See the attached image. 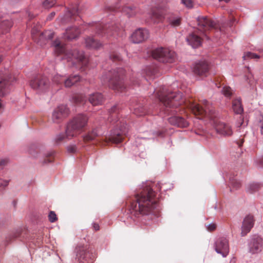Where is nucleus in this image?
<instances>
[{"instance_id":"nucleus-27","label":"nucleus","mask_w":263,"mask_h":263,"mask_svg":"<svg viewBox=\"0 0 263 263\" xmlns=\"http://www.w3.org/2000/svg\"><path fill=\"white\" fill-rule=\"evenodd\" d=\"M85 44L87 48L96 49H99L102 46V43L91 37H89L85 39Z\"/></svg>"},{"instance_id":"nucleus-62","label":"nucleus","mask_w":263,"mask_h":263,"mask_svg":"<svg viewBox=\"0 0 263 263\" xmlns=\"http://www.w3.org/2000/svg\"><path fill=\"white\" fill-rule=\"evenodd\" d=\"M157 186L158 187V189L159 190H160L161 189V186H160V184L159 183H158V184L157 185Z\"/></svg>"},{"instance_id":"nucleus-2","label":"nucleus","mask_w":263,"mask_h":263,"mask_svg":"<svg viewBox=\"0 0 263 263\" xmlns=\"http://www.w3.org/2000/svg\"><path fill=\"white\" fill-rule=\"evenodd\" d=\"M156 95L159 101L164 107V111L166 114L177 112V107L184 103L181 92H172L165 87L161 88L157 92Z\"/></svg>"},{"instance_id":"nucleus-40","label":"nucleus","mask_w":263,"mask_h":263,"mask_svg":"<svg viewBox=\"0 0 263 263\" xmlns=\"http://www.w3.org/2000/svg\"><path fill=\"white\" fill-rule=\"evenodd\" d=\"M9 183V180H3L0 179V190H3L7 187Z\"/></svg>"},{"instance_id":"nucleus-7","label":"nucleus","mask_w":263,"mask_h":263,"mask_svg":"<svg viewBox=\"0 0 263 263\" xmlns=\"http://www.w3.org/2000/svg\"><path fill=\"white\" fill-rule=\"evenodd\" d=\"M151 18L155 23H158L163 21L164 18L172 27H177L180 25L181 18L180 16L174 14H168L164 15L163 13L159 11H155L152 13Z\"/></svg>"},{"instance_id":"nucleus-22","label":"nucleus","mask_w":263,"mask_h":263,"mask_svg":"<svg viewBox=\"0 0 263 263\" xmlns=\"http://www.w3.org/2000/svg\"><path fill=\"white\" fill-rule=\"evenodd\" d=\"M168 121L171 124L180 127H186L189 124L188 121L185 120L184 118L176 116H174L168 118Z\"/></svg>"},{"instance_id":"nucleus-44","label":"nucleus","mask_w":263,"mask_h":263,"mask_svg":"<svg viewBox=\"0 0 263 263\" xmlns=\"http://www.w3.org/2000/svg\"><path fill=\"white\" fill-rule=\"evenodd\" d=\"M181 2L182 4L189 8H191L193 7V2L192 0H181Z\"/></svg>"},{"instance_id":"nucleus-55","label":"nucleus","mask_w":263,"mask_h":263,"mask_svg":"<svg viewBox=\"0 0 263 263\" xmlns=\"http://www.w3.org/2000/svg\"><path fill=\"white\" fill-rule=\"evenodd\" d=\"M54 15H55V12H51L47 17V20H52V18L54 16Z\"/></svg>"},{"instance_id":"nucleus-18","label":"nucleus","mask_w":263,"mask_h":263,"mask_svg":"<svg viewBox=\"0 0 263 263\" xmlns=\"http://www.w3.org/2000/svg\"><path fill=\"white\" fill-rule=\"evenodd\" d=\"M254 219L252 215H247L243 219L241 226V235L242 236H246L253 227Z\"/></svg>"},{"instance_id":"nucleus-61","label":"nucleus","mask_w":263,"mask_h":263,"mask_svg":"<svg viewBox=\"0 0 263 263\" xmlns=\"http://www.w3.org/2000/svg\"><path fill=\"white\" fill-rule=\"evenodd\" d=\"M83 67L85 66V57H84V55L83 54Z\"/></svg>"},{"instance_id":"nucleus-42","label":"nucleus","mask_w":263,"mask_h":263,"mask_svg":"<svg viewBox=\"0 0 263 263\" xmlns=\"http://www.w3.org/2000/svg\"><path fill=\"white\" fill-rule=\"evenodd\" d=\"M9 162V160L7 158L0 159V170L3 169L5 166H6Z\"/></svg>"},{"instance_id":"nucleus-51","label":"nucleus","mask_w":263,"mask_h":263,"mask_svg":"<svg viewBox=\"0 0 263 263\" xmlns=\"http://www.w3.org/2000/svg\"><path fill=\"white\" fill-rule=\"evenodd\" d=\"M216 229V224L214 223L209 224L207 226V229L210 231H213Z\"/></svg>"},{"instance_id":"nucleus-9","label":"nucleus","mask_w":263,"mask_h":263,"mask_svg":"<svg viewBox=\"0 0 263 263\" xmlns=\"http://www.w3.org/2000/svg\"><path fill=\"white\" fill-rule=\"evenodd\" d=\"M248 249L252 254L260 253L263 250V238L258 235L252 236L248 242Z\"/></svg>"},{"instance_id":"nucleus-13","label":"nucleus","mask_w":263,"mask_h":263,"mask_svg":"<svg viewBox=\"0 0 263 263\" xmlns=\"http://www.w3.org/2000/svg\"><path fill=\"white\" fill-rule=\"evenodd\" d=\"M198 29L202 32L215 29L216 23L214 21L207 16H199L197 18Z\"/></svg>"},{"instance_id":"nucleus-30","label":"nucleus","mask_w":263,"mask_h":263,"mask_svg":"<svg viewBox=\"0 0 263 263\" xmlns=\"http://www.w3.org/2000/svg\"><path fill=\"white\" fill-rule=\"evenodd\" d=\"M262 186V184L258 182H252L247 185L246 190L249 193H253L259 191Z\"/></svg>"},{"instance_id":"nucleus-15","label":"nucleus","mask_w":263,"mask_h":263,"mask_svg":"<svg viewBox=\"0 0 263 263\" xmlns=\"http://www.w3.org/2000/svg\"><path fill=\"white\" fill-rule=\"evenodd\" d=\"M116 31L117 28L112 24L105 25L100 24L97 26V33L100 36H106L107 39L114 35Z\"/></svg>"},{"instance_id":"nucleus-53","label":"nucleus","mask_w":263,"mask_h":263,"mask_svg":"<svg viewBox=\"0 0 263 263\" xmlns=\"http://www.w3.org/2000/svg\"><path fill=\"white\" fill-rule=\"evenodd\" d=\"M243 143V139H240L236 141V144L239 147H241Z\"/></svg>"},{"instance_id":"nucleus-16","label":"nucleus","mask_w":263,"mask_h":263,"mask_svg":"<svg viewBox=\"0 0 263 263\" xmlns=\"http://www.w3.org/2000/svg\"><path fill=\"white\" fill-rule=\"evenodd\" d=\"M28 153L34 158H39L40 162L43 164H47L52 161V160L49 158L52 155L51 152H48L43 154L41 153H39L37 150L31 148L28 150Z\"/></svg>"},{"instance_id":"nucleus-48","label":"nucleus","mask_w":263,"mask_h":263,"mask_svg":"<svg viewBox=\"0 0 263 263\" xmlns=\"http://www.w3.org/2000/svg\"><path fill=\"white\" fill-rule=\"evenodd\" d=\"M20 230H16V231L12 232L9 236L10 239H11V238H17L20 235Z\"/></svg>"},{"instance_id":"nucleus-35","label":"nucleus","mask_w":263,"mask_h":263,"mask_svg":"<svg viewBox=\"0 0 263 263\" xmlns=\"http://www.w3.org/2000/svg\"><path fill=\"white\" fill-rule=\"evenodd\" d=\"M243 58L244 60H248L250 59H257L259 58V55L251 52H248L245 53L244 55L243 56Z\"/></svg>"},{"instance_id":"nucleus-41","label":"nucleus","mask_w":263,"mask_h":263,"mask_svg":"<svg viewBox=\"0 0 263 263\" xmlns=\"http://www.w3.org/2000/svg\"><path fill=\"white\" fill-rule=\"evenodd\" d=\"M67 150L69 153H74L77 152V147L76 145H70L67 146Z\"/></svg>"},{"instance_id":"nucleus-25","label":"nucleus","mask_w":263,"mask_h":263,"mask_svg":"<svg viewBox=\"0 0 263 263\" xmlns=\"http://www.w3.org/2000/svg\"><path fill=\"white\" fill-rule=\"evenodd\" d=\"M104 101V97L101 93H95L90 95L89 102L93 106L101 105Z\"/></svg>"},{"instance_id":"nucleus-14","label":"nucleus","mask_w":263,"mask_h":263,"mask_svg":"<svg viewBox=\"0 0 263 263\" xmlns=\"http://www.w3.org/2000/svg\"><path fill=\"white\" fill-rule=\"evenodd\" d=\"M149 36L148 30L145 28H139L131 35V41L135 44H139L146 40Z\"/></svg>"},{"instance_id":"nucleus-57","label":"nucleus","mask_w":263,"mask_h":263,"mask_svg":"<svg viewBox=\"0 0 263 263\" xmlns=\"http://www.w3.org/2000/svg\"><path fill=\"white\" fill-rule=\"evenodd\" d=\"M47 37H48V39H52V38H53V34L52 33H49V34L48 35Z\"/></svg>"},{"instance_id":"nucleus-21","label":"nucleus","mask_w":263,"mask_h":263,"mask_svg":"<svg viewBox=\"0 0 263 263\" xmlns=\"http://www.w3.org/2000/svg\"><path fill=\"white\" fill-rule=\"evenodd\" d=\"M216 130L218 133L224 136H230L233 134L231 126L223 122H219L216 126Z\"/></svg>"},{"instance_id":"nucleus-23","label":"nucleus","mask_w":263,"mask_h":263,"mask_svg":"<svg viewBox=\"0 0 263 263\" xmlns=\"http://www.w3.org/2000/svg\"><path fill=\"white\" fill-rule=\"evenodd\" d=\"M81 32L80 29L77 26L67 28L65 31V37L69 40L76 39Z\"/></svg>"},{"instance_id":"nucleus-34","label":"nucleus","mask_w":263,"mask_h":263,"mask_svg":"<svg viewBox=\"0 0 263 263\" xmlns=\"http://www.w3.org/2000/svg\"><path fill=\"white\" fill-rule=\"evenodd\" d=\"M99 135V133L97 132V129H94L92 131V132L89 134L88 135L86 136H83V141L84 140H92L95 139V138Z\"/></svg>"},{"instance_id":"nucleus-60","label":"nucleus","mask_w":263,"mask_h":263,"mask_svg":"<svg viewBox=\"0 0 263 263\" xmlns=\"http://www.w3.org/2000/svg\"><path fill=\"white\" fill-rule=\"evenodd\" d=\"M83 127H84L85 125V117L84 115H83Z\"/></svg>"},{"instance_id":"nucleus-63","label":"nucleus","mask_w":263,"mask_h":263,"mask_svg":"<svg viewBox=\"0 0 263 263\" xmlns=\"http://www.w3.org/2000/svg\"><path fill=\"white\" fill-rule=\"evenodd\" d=\"M219 1L220 2H221V1H224V2H226V3H228V2H229L230 1V0H219Z\"/></svg>"},{"instance_id":"nucleus-8","label":"nucleus","mask_w":263,"mask_h":263,"mask_svg":"<svg viewBox=\"0 0 263 263\" xmlns=\"http://www.w3.org/2000/svg\"><path fill=\"white\" fill-rule=\"evenodd\" d=\"M129 130L128 126L126 124L123 123L120 128H116L111 130L110 136L108 140L105 138V142L108 143L112 142L114 143H119L121 142L123 139V137L126 136Z\"/></svg>"},{"instance_id":"nucleus-31","label":"nucleus","mask_w":263,"mask_h":263,"mask_svg":"<svg viewBox=\"0 0 263 263\" xmlns=\"http://www.w3.org/2000/svg\"><path fill=\"white\" fill-rule=\"evenodd\" d=\"M147 112L145 107L141 104H137L133 108V113L137 116H142Z\"/></svg>"},{"instance_id":"nucleus-46","label":"nucleus","mask_w":263,"mask_h":263,"mask_svg":"<svg viewBox=\"0 0 263 263\" xmlns=\"http://www.w3.org/2000/svg\"><path fill=\"white\" fill-rule=\"evenodd\" d=\"M2 26H6V29L10 28L12 26L11 21L7 20L2 23Z\"/></svg>"},{"instance_id":"nucleus-28","label":"nucleus","mask_w":263,"mask_h":263,"mask_svg":"<svg viewBox=\"0 0 263 263\" xmlns=\"http://www.w3.org/2000/svg\"><path fill=\"white\" fill-rule=\"evenodd\" d=\"M82 246L81 245L76 247L73 252L74 263H82Z\"/></svg>"},{"instance_id":"nucleus-11","label":"nucleus","mask_w":263,"mask_h":263,"mask_svg":"<svg viewBox=\"0 0 263 263\" xmlns=\"http://www.w3.org/2000/svg\"><path fill=\"white\" fill-rule=\"evenodd\" d=\"M69 113V110L66 105H61L58 106L53 111L51 116V120L53 123L59 124L66 117Z\"/></svg>"},{"instance_id":"nucleus-43","label":"nucleus","mask_w":263,"mask_h":263,"mask_svg":"<svg viewBox=\"0 0 263 263\" xmlns=\"http://www.w3.org/2000/svg\"><path fill=\"white\" fill-rule=\"evenodd\" d=\"M72 100L76 104L80 103L82 101V97L81 95H74L72 97Z\"/></svg>"},{"instance_id":"nucleus-64","label":"nucleus","mask_w":263,"mask_h":263,"mask_svg":"<svg viewBox=\"0 0 263 263\" xmlns=\"http://www.w3.org/2000/svg\"><path fill=\"white\" fill-rule=\"evenodd\" d=\"M44 35L43 33H41V37H43V36H44Z\"/></svg>"},{"instance_id":"nucleus-50","label":"nucleus","mask_w":263,"mask_h":263,"mask_svg":"<svg viewBox=\"0 0 263 263\" xmlns=\"http://www.w3.org/2000/svg\"><path fill=\"white\" fill-rule=\"evenodd\" d=\"M258 126L260 128V132L262 135H263V116L261 117L259 119V122L258 123Z\"/></svg>"},{"instance_id":"nucleus-6","label":"nucleus","mask_w":263,"mask_h":263,"mask_svg":"<svg viewBox=\"0 0 263 263\" xmlns=\"http://www.w3.org/2000/svg\"><path fill=\"white\" fill-rule=\"evenodd\" d=\"M154 59L162 63H173L176 60L175 52L168 48L160 47L152 51Z\"/></svg>"},{"instance_id":"nucleus-39","label":"nucleus","mask_w":263,"mask_h":263,"mask_svg":"<svg viewBox=\"0 0 263 263\" xmlns=\"http://www.w3.org/2000/svg\"><path fill=\"white\" fill-rule=\"evenodd\" d=\"M48 218L50 222H54L58 219L57 215L54 211H50L49 212Z\"/></svg>"},{"instance_id":"nucleus-32","label":"nucleus","mask_w":263,"mask_h":263,"mask_svg":"<svg viewBox=\"0 0 263 263\" xmlns=\"http://www.w3.org/2000/svg\"><path fill=\"white\" fill-rule=\"evenodd\" d=\"M123 11L128 16V17H132L136 14L137 10L135 7L125 6L123 8Z\"/></svg>"},{"instance_id":"nucleus-20","label":"nucleus","mask_w":263,"mask_h":263,"mask_svg":"<svg viewBox=\"0 0 263 263\" xmlns=\"http://www.w3.org/2000/svg\"><path fill=\"white\" fill-rule=\"evenodd\" d=\"M59 77H61V76H55L53 78V81L57 83L58 84L61 83L63 82H64L65 86L66 87H70L71 86L76 85L77 83L80 82L81 79L80 76L78 74H74L69 77L67 79L65 80H58Z\"/></svg>"},{"instance_id":"nucleus-26","label":"nucleus","mask_w":263,"mask_h":263,"mask_svg":"<svg viewBox=\"0 0 263 263\" xmlns=\"http://www.w3.org/2000/svg\"><path fill=\"white\" fill-rule=\"evenodd\" d=\"M93 252V249L91 247L85 250H83V263H84V260L87 261V263H92L93 262L95 258Z\"/></svg>"},{"instance_id":"nucleus-29","label":"nucleus","mask_w":263,"mask_h":263,"mask_svg":"<svg viewBox=\"0 0 263 263\" xmlns=\"http://www.w3.org/2000/svg\"><path fill=\"white\" fill-rule=\"evenodd\" d=\"M232 108L236 114L241 115L243 112V109L240 98L236 99L233 101Z\"/></svg>"},{"instance_id":"nucleus-36","label":"nucleus","mask_w":263,"mask_h":263,"mask_svg":"<svg viewBox=\"0 0 263 263\" xmlns=\"http://www.w3.org/2000/svg\"><path fill=\"white\" fill-rule=\"evenodd\" d=\"M55 3V0H45L43 2V6L46 9H48L52 7Z\"/></svg>"},{"instance_id":"nucleus-3","label":"nucleus","mask_w":263,"mask_h":263,"mask_svg":"<svg viewBox=\"0 0 263 263\" xmlns=\"http://www.w3.org/2000/svg\"><path fill=\"white\" fill-rule=\"evenodd\" d=\"M82 127V117L79 116L73 118L67 123L65 133H59L53 138L54 142L58 144L65 139L69 140L81 133Z\"/></svg>"},{"instance_id":"nucleus-47","label":"nucleus","mask_w":263,"mask_h":263,"mask_svg":"<svg viewBox=\"0 0 263 263\" xmlns=\"http://www.w3.org/2000/svg\"><path fill=\"white\" fill-rule=\"evenodd\" d=\"M52 46L57 48V49H60L61 51L60 52L63 51V49L61 48V43L58 40H56L54 41L52 43Z\"/></svg>"},{"instance_id":"nucleus-37","label":"nucleus","mask_w":263,"mask_h":263,"mask_svg":"<svg viewBox=\"0 0 263 263\" xmlns=\"http://www.w3.org/2000/svg\"><path fill=\"white\" fill-rule=\"evenodd\" d=\"M222 92L226 97L230 98L232 95V90L230 87L224 86L223 87Z\"/></svg>"},{"instance_id":"nucleus-33","label":"nucleus","mask_w":263,"mask_h":263,"mask_svg":"<svg viewBox=\"0 0 263 263\" xmlns=\"http://www.w3.org/2000/svg\"><path fill=\"white\" fill-rule=\"evenodd\" d=\"M230 183L234 190H237L241 186L240 182L234 177L230 176Z\"/></svg>"},{"instance_id":"nucleus-10","label":"nucleus","mask_w":263,"mask_h":263,"mask_svg":"<svg viewBox=\"0 0 263 263\" xmlns=\"http://www.w3.org/2000/svg\"><path fill=\"white\" fill-rule=\"evenodd\" d=\"M49 85L48 79L45 76H37L30 82L32 88L37 93H41L46 90Z\"/></svg>"},{"instance_id":"nucleus-4","label":"nucleus","mask_w":263,"mask_h":263,"mask_svg":"<svg viewBox=\"0 0 263 263\" xmlns=\"http://www.w3.org/2000/svg\"><path fill=\"white\" fill-rule=\"evenodd\" d=\"M202 103L203 106H201L194 102L189 101L187 103L186 106L195 116H201V119L206 118L210 120L214 119L217 116L214 108L206 100H203Z\"/></svg>"},{"instance_id":"nucleus-58","label":"nucleus","mask_w":263,"mask_h":263,"mask_svg":"<svg viewBox=\"0 0 263 263\" xmlns=\"http://www.w3.org/2000/svg\"><path fill=\"white\" fill-rule=\"evenodd\" d=\"M113 58L115 59V60H120V58L119 57V55H115Z\"/></svg>"},{"instance_id":"nucleus-52","label":"nucleus","mask_w":263,"mask_h":263,"mask_svg":"<svg viewBox=\"0 0 263 263\" xmlns=\"http://www.w3.org/2000/svg\"><path fill=\"white\" fill-rule=\"evenodd\" d=\"M153 134L155 137H153L152 138L154 139L155 137H162L163 135V133L161 131H157L156 132H154Z\"/></svg>"},{"instance_id":"nucleus-54","label":"nucleus","mask_w":263,"mask_h":263,"mask_svg":"<svg viewBox=\"0 0 263 263\" xmlns=\"http://www.w3.org/2000/svg\"><path fill=\"white\" fill-rule=\"evenodd\" d=\"M92 226L95 230L98 231L100 229V227L98 223H93Z\"/></svg>"},{"instance_id":"nucleus-49","label":"nucleus","mask_w":263,"mask_h":263,"mask_svg":"<svg viewBox=\"0 0 263 263\" xmlns=\"http://www.w3.org/2000/svg\"><path fill=\"white\" fill-rule=\"evenodd\" d=\"M256 164L259 167H263V156L256 160Z\"/></svg>"},{"instance_id":"nucleus-24","label":"nucleus","mask_w":263,"mask_h":263,"mask_svg":"<svg viewBox=\"0 0 263 263\" xmlns=\"http://www.w3.org/2000/svg\"><path fill=\"white\" fill-rule=\"evenodd\" d=\"M187 42L194 48L200 46L201 44V39L194 33H191L186 37Z\"/></svg>"},{"instance_id":"nucleus-19","label":"nucleus","mask_w":263,"mask_h":263,"mask_svg":"<svg viewBox=\"0 0 263 263\" xmlns=\"http://www.w3.org/2000/svg\"><path fill=\"white\" fill-rule=\"evenodd\" d=\"M209 69V65L204 61H201L195 63L193 67V72L194 74L198 76H206Z\"/></svg>"},{"instance_id":"nucleus-38","label":"nucleus","mask_w":263,"mask_h":263,"mask_svg":"<svg viewBox=\"0 0 263 263\" xmlns=\"http://www.w3.org/2000/svg\"><path fill=\"white\" fill-rule=\"evenodd\" d=\"M118 112V107L117 106L115 105L112 107L110 109L109 113H110V120L112 121L111 118L115 117Z\"/></svg>"},{"instance_id":"nucleus-56","label":"nucleus","mask_w":263,"mask_h":263,"mask_svg":"<svg viewBox=\"0 0 263 263\" xmlns=\"http://www.w3.org/2000/svg\"><path fill=\"white\" fill-rule=\"evenodd\" d=\"M251 76H247V79H250L249 81L248 82V83L251 85H253V83H254V81L253 80L251 79Z\"/></svg>"},{"instance_id":"nucleus-17","label":"nucleus","mask_w":263,"mask_h":263,"mask_svg":"<svg viewBox=\"0 0 263 263\" xmlns=\"http://www.w3.org/2000/svg\"><path fill=\"white\" fill-rule=\"evenodd\" d=\"M81 19V11L79 10L77 6L72 7L70 9L67 10L64 16L61 18L63 22H67L73 20Z\"/></svg>"},{"instance_id":"nucleus-5","label":"nucleus","mask_w":263,"mask_h":263,"mask_svg":"<svg viewBox=\"0 0 263 263\" xmlns=\"http://www.w3.org/2000/svg\"><path fill=\"white\" fill-rule=\"evenodd\" d=\"M124 71L122 68H118L109 72L108 76H102L104 83L108 82L109 87L119 92H123L126 89L122 80Z\"/></svg>"},{"instance_id":"nucleus-59","label":"nucleus","mask_w":263,"mask_h":263,"mask_svg":"<svg viewBox=\"0 0 263 263\" xmlns=\"http://www.w3.org/2000/svg\"><path fill=\"white\" fill-rule=\"evenodd\" d=\"M4 107V104L2 102V101L0 99V109L3 108Z\"/></svg>"},{"instance_id":"nucleus-12","label":"nucleus","mask_w":263,"mask_h":263,"mask_svg":"<svg viewBox=\"0 0 263 263\" xmlns=\"http://www.w3.org/2000/svg\"><path fill=\"white\" fill-rule=\"evenodd\" d=\"M214 248L218 254L226 257L229 253V245L228 239L224 237L218 238L215 242Z\"/></svg>"},{"instance_id":"nucleus-45","label":"nucleus","mask_w":263,"mask_h":263,"mask_svg":"<svg viewBox=\"0 0 263 263\" xmlns=\"http://www.w3.org/2000/svg\"><path fill=\"white\" fill-rule=\"evenodd\" d=\"M144 72L147 76L151 77L154 74V71L150 67H147L144 70Z\"/></svg>"},{"instance_id":"nucleus-1","label":"nucleus","mask_w":263,"mask_h":263,"mask_svg":"<svg viewBox=\"0 0 263 263\" xmlns=\"http://www.w3.org/2000/svg\"><path fill=\"white\" fill-rule=\"evenodd\" d=\"M152 182L143 183L141 189L133 200L129 201L128 209L131 215L130 218L135 221V218L140 215H148L154 213L157 206V193L151 186Z\"/></svg>"}]
</instances>
